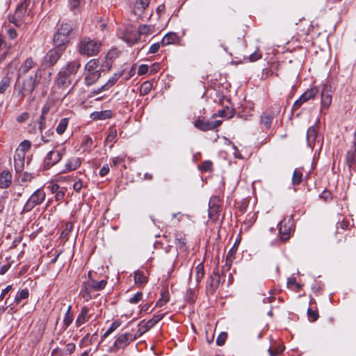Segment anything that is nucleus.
I'll list each match as a JSON object with an SVG mask.
<instances>
[{
    "mask_svg": "<svg viewBox=\"0 0 356 356\" xmlns=\"http://www.w3.org/2000/svg\"><path fill=\"white\" fill-rule=\"evenodd\" d=\"M80 67L81 63L78 60L70 61L63 67L57 76L56 84L58 86L63 89L68 88Z\"/></svg>",
    "mask_w": 356,
    "mask_h": 356,
    "instance_id": "1",
    "label": "nucleus"
},
{
    "mask_svg": "<svg viewBox=\"0 0 356 356\" xmlns=\"http://www.w3.org/2000/svg\"><path fill=\"white\" fill-rule=\"evenodd\" d=\"M42 76V70L38 69L34 75H31L26 79H24L22 83H19L15 87V90L17 91L18 95L21 97H24L27 95H31L34 91L35 88L38 86Z\"/></svg>",
    "mask_w": 356,
    "mask_h": 356,
    "instance_id": "2",
    "label": "nucleus"
},
{
    "mask_svg": "<svg viewBox=\"0 0 356 356\" xmlns=\"http://www.w3.org/2000/svg\"><path fill=\"white\" fill-rule=\"evenodd\" d=\"M102 43L88 37L82 38L77 44L78 52L83 56H94L101 50Z\"/></svg>",
    "mask_w": 356,
    "mask_h": 356,
    "instance_id": "3",
    "label": "nucleus"
},
{
    "mask_svg": "<svg viewBox=\"0 0 356 356\" xmlns=\"http://www.w3.org/2000/svg\"><path fill=\"white\" fill-rule=\"evenodd\" d=\"M45 197V193L42 188L37 189L25 203L22 213H29L35 207L41 204L44 201Z\"/></svg>",
    "mask_w": 356,
    "mask_h": 356,
    "instance_id": "4",
    "label": "nucleus"
},
{
    "mask_svg": "<svg viewBox=\"0 0 356 356\" xmlns=\"http://www.w3.org/2000/svg\"><path fill=\"white\" fill-rule=\"evenodd\" d=\"M134 340L136 337L131 332L120 334L116 337L113 345L110 347L109 352L116 353L120 349H124Z\"/></svg>",
    "mask_w": 356,
    "mask_h": 356,
    "instance_id": "5",
    "label": "nucleus"
},
{
    "mask_svg": "<svg viewBox=\"0 0 356 356\" xmlns=\"http://www.w3.org/2000/svg\"><path fill=\"white\" fill-rule=\"evenodd\" d=\"M65 151V149L64 147H62L60 149H54L50 151L44 158L43 163L44 169H49L53 165L58 163L62 159Z\"/></svg>",
    "mask_w": 356,
    "mask_h": 356,
    "instance_id": "6",
    "label": "nucleus"
},
{
    "mask_svg": "<svg viewBox=\"0 0 356 356\" xmlns=\"http://www.w3.org/2000/svg\"><path fill=\"white\" fill-rule=\"evenodd\" d=\"M194 126L202 131H207L213 130L215 128L219 127L222 124L221 120L210 121L204 119H197L194 122Z\"/></svg>",
    "mask_w": 356,
    "mask_h": 356,
    "instance_id": "7",
    "label": "nucleus"
},
{
    "mask_svg": "<svg viewBox=\"0 0 356 356\" xmlns=\"http://www.w3.org/2000/svg\"><path fill=\"white\" fill-rule=\"evenodd\" d=\"M318 92V89L316 88H312L306 90L300 97L297 99L293 105V110H298L303 103L307 102L311 99H314Z\"/></svg>",
    "mask_w": 356,
    "mask_h": 356,
    "instance_id": "8",
    "label": "nucleus"
},
{
    "mask_svg": "<svg viewBox=\"0 0 356 356\" xmlns=\"http://www.w3.org/2000/svg\"><path fill=\"white\" fill-rule=\"evenodd\" d=\"M65 48H54L50 49L44 57L45 63L50 66L54 65L60 58Z\"/></svg>",
    "mask_w": 356,
    "mask_h": 356,
    "instance_id": "9",
    "label": "nucleus"
},
{
    "mask_svg": "<svg viewBox=\"0 0 356 356\" xmlns=\"http://www.w3.org/2000/svg\"><path fill=\"white\" fill-rule=\"evenodd\" d=\"M220 283V277L218 267L215 268L212 274L207 280V289L211 293H213Z\"/></svg>",
    "mask_w": 356,
    "mask_h": 356,
    "instance_id": "10",
    "label": "nucleus"
},
{
    "mask_svg": "<svg viewBox=\"0 0 356 356\" xmlns=\"http://www.w3.org/2000/svg\"><path fill=\"white\" fill-rule=\"evenodd\" d=\"M321 106L327 108L332 103L331 87L327 84L321 86Z\"/></svg>",
    "mask_w": 356,
    "mask_h": 356,
    "instance_id": "11",
    "label": "nucleus"
},
{
    "mask_svg": "<svg viewBox=\"0 0 356 356\" xmlns=\"http://www.w3.org/2000/svg\"><path fill=\"white\" fill-rule=\"evenodd\" d=\"M91 314H90V309L87 307H83L81 309V312L78 315L76 321L75 325L76 327H80L85 323L89 321L91 318Z\"/></svg>",
    "mask_w": 356,
    "mask_h": 356,
    "instance_id": "12",
    "label": "nucleus"
},
{
    "mask_svg": "<svg viewBox=\"0 0 356 356\" xmlns=\"http://www.w3.org/2000/svg\"><path fill=\"white\" fill-rule=\"evenodd\" d=\"M91 272H88L89 279L87 282H85L87 285L91 289V290L94 291H101L105 288L107 284V281L106 280H102L101 281H96L94 279L91 278Z\"/></svg>",
    "mask_w": 356,
    "mask_h": 356,
    "instance_id": "13",
    "label": "nucleus"
},
{
    "mask_svg": "<svg viewBox=\"0 0 356 356\" xmlns=\"http://www.w3.org/2000/svg\"><path fill=\"white\" fill-rule=\"evenodd\" d=\"M36 63L32 58H26L18 70V76L25 75L31 69L35 66Z\"/></svg>",
    "mask_w": 356,
    "mask_h": 356,
    "instance_id": "14",
    "label": "nucleus"
},
{
    "mask_svg": "<svg viewBox=\"0 0 356 356\" xmlns=\"http://www.w3.org/2000/svg\"><path fill=\"white\" fill-rule=\"evenodd\" d=\"M53 41L56 47L65 48V45L70 41V38L66 37L63 33L57 31L54 35Z\"/></svg>",
    "mask_w": 356,
    "mask_h": 356,
    "instance_id": "15",
    "label": "nucleus"
},
{
    "mask_svg": "<svg viewBox=\"0 0 356 356\" xmlns=\"http://www.w3.org/2000/svg\"><path fill=\"white\" fill-rule=\"evenodd\" d=\"M115 56H117L116 50H111L106 54L102 63V69L103 71H109L111 69L113 64L112 59Z\"/></svg>",
    "mask_w": 356,
    "mask_h": 356,
    "instance_id": "16",
    "label": "nucleus"
},
{
    "mask_svg": "<svg viewBox=\"0 0 356 356\" xmlns=\"http://www.w3.org/2000/svg\"><path fill=\"white\" fill-rule=\"evenodd\" d=\"M31 0H23L16 8L15 17L18 19H22L30 5Z\"/></svg>",
    "mask_w": 356,
    "mask_h": 356,
    "instance_id": "17",
    "label": "nucleus"
},
{
    "mask_svg": "<svg viewBox=\"0 0 356 356\" xmlns=\"http://www.w3.org/2000/svg\"><path fill=\"white\" fill-rule=\"evenodd\" d=\"M176 247L179 249H184L186 245V234L181 231H177L175 234Z\"/></svg>",
    "mask_w": 356,
    "mask_h": 356,
    "instance_id": "18",
    "label": "nucleus"
},
{
    "mask_svg": "<svg viewBox=\"0 0 356 356\" xmlns=\"http://www.w3.org/2000/svg\"><path fill=\"white\" fill-rule=\"evenodd\" d=\"M24 153L16 152L14 156V166L17 172H20L24 168Z\"/></svg>",
    "mask_w": 356,
    "mask_h": 356,
    "instance_id": "19",
    "label": "nucleus"
},
{
    "mask_svg": "<svg viewBox=\"0 0 356 356\" xmlns=\"http://www.w3.org/2000/svg\"><path fill=\"white\" fill-rule=\"evenodd\" d=\"M12 175L8 171H3L0 174V188H6L12 182Z\"/></svg>",
    "mask_w": 356,
    "mask_h": 356,
    "instance_id": "20",
    "label": "nucleus"
},
{
    "mask_svg": "<svg viewBox=\"0 0 356 356\" xmlns=\"http://www.w3.org/2000/svg\"><path fill=\"white\" fill-rule=\"evenodd\" d=\"M216 199L211 200L209 204V216L211 219L216 220L218 219L219 206L215 202Z\"/></svg>",
    "mask_w": 356,
    "mask_h": 356,
    "instance_id": "21",
    "label": "nucleus"
},
{
    "mask_svg": "<svg viewBox=\"0 0 356 356\" xmlns=\"http://www.w3.org/2000/svg\"><path fill=\"white\" fill-rule=\"evenodd\" d=\"M275 115L269 111L264 113L261 116V123L263 124L266 129H270L272 124V121Z\"/></svg>",
    "mask_w": 356,
    "mask_h": 356,
    "instance_id": "22",
    "label": "nucleus"
},
{
    "mask_svg": "<svg viewBox=\"0 0 356 356\" xmlns=\"http://www.w3.org/2000/svg\"><path fill=\"white\" fill-rule=\"evenodd\" d=\"M74 23L72 22H67L63 23L57 29L58 32L64 34L67 38H70V35L74 29Z\"/></svg>",
    "mask_w": 356,
    "mask_h": 356,
    "instance_id": "23",
    "label": "nucleus"
},
{
    "mask_svg": "<svg viewBox=\"0 0 356 356\" xmlns=\"http://www.w3.org/2000/svg\"><path fill=\"white\" fill-rule=\"evenodd\" d=\"M165 316V314H156L152 318L143 324L145 327V331H148L153 327L157 323H159Z\"/></svg>",
    "mask_w": 356,
    "mask_h": 356,
    "instance_id": "24",
    "label": "nucleus"
},
{
    "mask_svg": "<svg viewBox=\"0 0 356 356\" xmlns=\"http://www.w3.org/2000/svg\"><path fill=\"white\" fill-rule=\"evenodd\" d=\"M100 72H87L84 79V83L89 86L95 83L100 77Z\"/></svg>",
    "mask_w": 356,
    "mask_h": 356,
    "instance_id": "25",
    "label": "nucleus"
},
{
    "mask_svg": "<svg viewBox=\"0 0 356 356\" xmlns=\"http://www.w3.org/2000/svg\"><path fill=\"white\" fill-rule=\"evenodd\" d=\"M290 231L291 229L289 227L286 226V225H283L282 222H280L279 234L282 241H286L290 238Z\"/></svg>",
    "mask_w": 356,
    "mask_h": 356,
    "instance_id": "26",
    "label": "nucleus"
},
{
    "mask_svg": "<svg viewBox=\"0 0 356 356\" xmlns=\"http://www.w3.org/2000/svg\"><path fill=\"white\" fill-rule=\"evenodd\" d=\"M81 165V159L79 157H72L65 164L67 171L74 170Z\"/></svg>",
    "mask_w": 356,
    "mask_h": 356,
    "instance_id": "27",
    "label": "nucleus"
},
{
    "mask_svg": "<svg viewBox=\"0 0 356 356\" xmlns=\"http://www.w3.org/2000/svg\"><path fill=\"white\" fill-rule=\"evenodd\" d=\"M134 280L135 282V284L142 285L147 282V277L145 276L144 273L141 270H136L134 272Z\"/></svg>",
    "mask_w": 356,
    "mask_h": 356,
    "instance_id": "28",
    "label": "nucleus"
},
{
    "mask_svg": "<svg viewBox=\"0 0 356 356\" xmlns=\"http://www.w3.org/2000/svg\"><path fill=\"white\" fill-rule=\"evenodd\" d=\"M98 66L99 60L97 59H92L86 63L85 70L87 72H100L99 70H97Z\"/></svg>",
    "mask_w": 356,
    "mask_h": 356,
    "instance_id": "29",
    "label": "nucleus"
},
{
    "mask_svg": "<svg viewBox=\"0 0 356 356\" xmlns=\"http://www.w3.org/2000/svg\"><path fill=\"white\" fill-rule=\"evenodd\" d=\"M177 40V36L175 33H168L164 35L161 40V44L166 46L175 43Z\"/></svg>",
    "mask_w": 356,
    "mask_h": 356,
    "instance_id": "30",
    "label": "nucleus"
},
{
    "mask_svg": "<svg viewBox=\"0 0 356 356\" xmlns=\"http://www.w3.org/2000/svg\"><path fill=\"white\" fill-rule=\"evenodd\" d=\"M111 111L106 110L99 112H94L91 114V118L94 120H106L111 118Z\"/></svg>",
    "mask_w": 356,
    "mask_h": 356,
    "instance_id": "31",
    "label": "nucleus"
},
{
    "mask_svg": "<svg viewBox=\"0 0 356 356\" xmlns=\"http://www.w3.org/2000/svg\"><path fill=\"white\" fill-rule=\"evenodd\" d=\"M91 289L87 285V284L84 282L81 286V289L80 291V296L86 300L89 301L92 297L90 295Z\"/></svg>",
    "mask_w": 356,
    "mask_h": 356,
    "instance_id": "32",
    "label": "nucleus"
},
{
    "mask_svg": "<svg viewBox=\"0 0 356 356\" xmlns=\"http://www.w3.org/2000/svg\"><path fill=\"white\" fill-rule=\"evenodd\" d=\"M122 74L123 71H120L118 72L115 73L104 85V88H107L108 89H109L114 84H115V83L118 81V79L122 76Z\"/></svg>",
    "mask_w": 356,
    "mask_h": 356,
    "instance_id": "33",
    "label": "nucleus"
},
{
    "mask_svg": "<svg viewBox=\"0 0 356 356\" xmlns=\"http://www.w3.org/2000/svg\"><path fill=\"white\" fill-rule=\"evenodd\" d=\"M46 117L43 115H40L39 119L38 120V123L39 124V129L42 134V130L46 128ZM41 138L44 143H49L50 141L49 139L46 138L45 136L43 134L41 135Z\"/></svg>",
    "mask_w": 356,
    "mask_h": 356,
    "instance_id": "34",
    "label": "nucleus"
},
{
    "mask_svg": "<svg viewBox=\"0 0 356 356\" xmlns=\"http://www.w3.org/2000/svg\"><path fill=\"white\" fill-rule=\"evenodd\" d=\"M67 125H68V118H62L60 120V122L56 127V132L60 135L63 134L65 131V130L67 127Z\"/></svg>",
    "mask_w": 356,
    "mask_h": 356,
    "instance_id": "35",
    "label": "nucleus"
},
{
    "mask_svg": "<svg viewBox=\"0 0 356 356\" xmlns=\"http://www.w3.org/2000/svg\"><path fill=\"white\" fill-rule=\"evenodd\" d=\"M161 297L156 303V307H163L169 301V293L167 290L161 291Z\"/></svg>",
    "mask_w": 356,
    "mask_h": 356,
    "instance_id": "36",
    "label": "nucleus"
},
{
    "mask_svg": "<svg viewBox=\"0 0 356 356\" xmlns=\"http://www.w3.org/2000/svg\"><path fill=\"white\" fill-rule=\"evenodd\" d=\"M317 137V134L314 127H309L307 131V140L309 144L314 142Z\"/></svg>",
    "mask_w": 356,
    "mask_h": 356,
    "instance_id": "37",
    "label": "nucleus"
},
{
    "mask_svg": "<svg viewBox=\"0 0 356 356\" xmlns=\"http://www.w3.org/2000/svg\"><path fill=\"white\" fill-rule=\"evenodd\" d=\"M120 322L119 321H115L112 323L108 329L104 332V334L102 336V339L106 338L109 334L113 332L115 330H117L120 326Z\"/></svg>",
    "mask_w": 356,
    "mask_h": 356,
    "instance_id": "38",
    "label": "nucleus"
},
{
    "mask_svg": "<svg viewBox=\"0 0 356 356\" xmlns=\"http://www.w3.org/2000/svg\"><path fill=\"white\" fill-rule=\"evenodd\" d=\"M29 296V290L24 289L18 292L15 298L16 304H19L22 300L28 298Z\"/></svg>",
    "mask_w": 356,
    "mask_h": 356,
    "instance_id": "39",
    "label": "nucleus"
},
{
    "mask_svg": "<svg viewBox=\"0 0 356 356\" xmlns=\"http://www.w3.org/2000/svg\"><path fill=\"white\" fill-rule=\"evenodd\" d=\"M92 145V139L89 136H84L81 144V147L83 148V151H86L90 149Z\"/></svg>",
    "mask_w": 356,
    "mask_h": 356,
    "instance_id": "40",
    "label": "nucleus"
},
{
    "mask_svg": "<svg viewBox=\"0 0 356 356\" xmlns=\"http://www.w3.org/2000/svg\"><path fill=\"white\" fill-rule=\"evenodd\" d=\"M11 79L8 76H6L2 79L0 83V93H3L10 86Z\"/></svg>",
    "mask_w": 356,
    "mask_h": 356,
    "instance_id": "41",
    "label": "nucleus"
},
{
    "mask_svg": "<svg viewBox=\"0 0 356 356\" xmlns=\"http://www.w3.org/2000/svg\"><path fill=\"white\" fill-rule=\"evenodd\" d=\"M302 173L298 170H295L293 173L292 184L294 186L299 185L302 181Z\"/></svg>",
    "mask_w": 356,
    "mask_h": 356,
    "instance_id": "42",
    "label": "nucleus"
},
{
    "mask_svg": "<svg viewBox=\"0 0 356 356\" xmlns=\"http://www.w3.org/2000/svg\"><path fill=\"white\" fill-rule=\"evenodd\" d=\"M196 275L195 279L197 282H200L204 275V266L202 264H199L195 267Z\"/></svg>",
    "mask_w": 356,
    "mask_h": 356,
    "instance_id": "43",
    "label": "nucleus"
},
{
    "mask_svg": "<svg viewBox=\"0 0 356 356\" xmlns=\"http://www.w3.org/2000/svg\"><path fill=\"white\" fill-rule=\"evenodd\" d=\"M69 6L71 11L76 13L79 11L81 0H69Z\"/></svg>",
    "mask_w": 356,
    "mask_h": 356,
    "instance_id": "44",
    "label": "nucleus"
},
{
    "mask_svg": "<svg viewBox=\"0 0 356 356\" xmlns=\"http://www.w3.org/2000/svg\"><path fill=\"white\" fill-rule=\"evenodd\" d=\"M74 319L73 314L65 313L63 318V329L66 330L72 323Z\"/></svg>",
    "mask_w": 356,
    "mask_h": 356,
    "instance_id": "45",
    "label": "nucleus"
},
{
    "mask_svg": "<svg viewBox=\"0 0 356 356\" xmlns=\"http://www.w3.org/2000/svg\"><path fill=\"white\" fill-rule=\"evenodd\" d=\"M117 137V131L115 129H111L107 136L105 142L108 143H113L115 142Z\"/></svg>",
    "mask_w": 356,
    "mask_h": 356,
    "instance_id": "46",
    "label": "nucleus"
},
{
    "mask_svg": "<svg viewBox=\"0 0 356 356\" xmlns=\"http://www.w3.org/2000/svg\"><path fill=\"white\" fill-rule=\"evenodd\" d=\"M262 56V54L260 51H256L254 53L251 54L248 57L245 58V61L248 62H254L259 59H260Z\"/></svg>",
    "mask_w": 356,
    "mask_h": 356,
    "instance_id": "47",
    "label": "nucleus"
},
{
    "mask_svg": "<svg viewBox=\"0 0 356 356\" xmlns=\"http://www.w3.org/2000/svg\"><path fill=\"white\" fill-rule=\"evenodd\" d=\"M307 312L308 318L311 321H316L319 317L317 310H312V309L309 308Z\"/></svg>",
    "mask_w": 356,
    "mask_h": 356,
    "instance_id": "48",
    "label": "nucleus"
},
{
    "mask_svg": "<svg viewBox=\"0 0 356 356\" xmlns=\"http://www.w3.org/2000/svg\"><path fill=\"white\" fill-rule=\"evenodd\" d=\"M72 228L73 225L72 223H66L65 228L60 234V237L63 238H67L68 237L70 232L72 231Z\"/></svg>",
    "mask_w": 356,
    "mask_h": 356,
    "instance_id": "49",
    "label": "nucleus"
},
{
    "mask_svg": "<svg viewBox=\"0 0 356 356\" xmlns=\"http://www.w3.org/2000/svg\"><path fill=\"white\" fill-rule=\"evenodd\" d=\"M227 337V332H220V334L217 337L216 344L219 346L224 345Z\"/></svg>",
    "mask_w": 356,
    "mask_h": 356,
    "instance_id": "50",
    "label": "nucleus"
},
{
    "mask_svg": "<svg viewBox=\"0 0 356 356\" xmlns=\"http://www.w3.org/2000/svg\"><path fill=\"white\" fill-rule=\"evenodd\" d=\"M234 256L235 250H234V248H232L231 250H229L226 257V265L229 266L228 269L231 266L232 259L234 258Z\"/></svg>",
    "mask_w": 356,
    "mask_h": 356,
    "instance_id": "51",
    "label": "nucleus"
},
{
    "mask_svg": "<svg viewBox=\"0 0 356 356\" xmlns=\"http://www.w3.org/2000/svg\"><path fill=\"white\" fill-rule=\"evenodd\" d=\"M213 163L211 161H205L202 163L200 169L202 171L208 172L212 170Z\"/></svg>",
    "mask_w": 356,
    "mask_h": 356,
    "instance_id": "52",
    "label": "nucleus"
},
{
    "mask_svg": "<svg viewBox=\"0 0 356 356\" xmlns=\"http://www.w3.org/2000/svg\"><path fill=\"white\" fill-rule=\"evenodd\" d=\"M149 0H136V7L138 9H145L148 6Z\"/></svg>",
    "mask_w": 356,
    "mask_h": 356,
    "instance_id": "53",
    "label": "nucleus"
},
{
    "mask_svg": "<svg viewBox=\"0 0 356 356\" xmlns=\"http://www.w3.org/2000/svg\"><path fill=\"white\" fill-rule=\"evenodd\" d=\"M284 348L282 346H278L275 350L268 349V352L271 356H278L281 354Z\"/></svg>",
    "mask_w": 356,
    "mask_h": 356,
    "instance_id": "54",
    "label": "nucleus"
},
{
    "mask_svg": "<svg viewBox=\"0 0 356 356\" xmlns=\"http://www.w3.org/2000/svg\"><path fill=\"white\" fill-rule=\"evenodd\" d=\"M143 298V293L138 292L133 297L129 299V302L131 304L138 303Z\"/></svg>",
    "mask_w": 356,
    "mask_h": 356,
    "instance_id": "55",
    "label": "nucleus"
},
{
    "mask_svg": "<svg viewBox=\"0 0 356 356\" xmlns=\"http://www.w3.org/2000/svg\"><path fill=\"white\" fill-rule=\"evenodd\" d=\"M152 89V85L149 82H144L141 85L140 90L142 92H143L145 95L147 94Z\"/></svg>",
    "mask_w": 356,
    "mask_h": 356,
    "instance_id": "56",
    "label": "nucleus"
},
{
    "mask_svg": "<svg viewBox=\"0 0 356 356\" xmlns=\"http://www.w3.org/2000/svg\"><path fill=\"white\" fill-rule=\"evenodd\" d=\"M346 161L350 167L352 164L355 163V153L352 152H348L346 155Z\"/></svg>",
    "mask_w": 356,
    "mask_h": 356,
    "instance_id": "57",
    "label": "nucleus"
},
{
    "mask_svg": "<svg viewBox=\"0 0 356 356\" xmlns=\"http://www.w3.org/2000/svg\"><path fill=\"white\" fill-rule=\"evenodd\" d=\"M31 144L30 141L24 140L23 142L21 143L19 146L21 147V150L22 151V152L24 153V152L27 151L31 148Z\"/></svg>",
    "mask_w": 356,
    "mask_h": 356,
    "instance_id": "58",
    "label": "nucleus"
},
{
    "mask_svg": "<svg viewBox=\"0 0 356 356\" xmlns=\"http://www.w3.org/2000/svg\"><path fill=\"white\" fill-rule=\"evenodd\" d=\"M29 115L26 112H24L17 118V121L19 123H22L29 119Z\"/></svg>",
    "mask_w": 356,
    "mask_h": 356,
    "instance_id": "59",
    "label": "nucleus"
},
{
    "mask_svg": "<svg viewBox=\"0 0 356 356\" xmlns=\"http://www.w3.org/2000/svg\"><path fill=\"white\" fill-rule=\"evenodd\" d=\"M160 48V44L159 42L152 44L149 49L148 52L150 54H155L156 53Z\"/></svg>",
    "mask_w": 356,
    "mask_h": 356,
    "instance_id": "60",
    "label": "nucleus"
},
{
    "mask_svg": "<svg viewBox=\"0 0 356 356\" xmlns=\"http://www.w3.org/2000/svg\"><path fill=\"white\" fill-rule=\"evenodd\" d=\"M148 66L147 65H141L139 66L138 70V74L143 75L146 74L148 72Z\"/></svg>",
    "mask_w": 356,
    "mask_h": 356,
    "instance_id": "61",
    "label": "nucleus"
},
{
    "mask_svg": "<svg viewBox=\"0 0 356 356\" xmlns=\"http://www.w3.org/2000/svg\"><path fill=\"white\" fill-rule=\"evenodd\" d=\"M319 197L325 200H330L331 197V193L327 191H323L322 193L319 195Z\"/></svg>",
    "mask_w": 356,
    "mask_h": 356,
    "instance_id": "62",
    "label": "nucleus"
},
{
    "mask_svg": "<svg viewBox=\"0 0 356 356\" xmlns=\"http://www.w3.org/2000/svg\"><path fill=\"white\" fill-rule=\"evenodd\" d=\"M109 172V167L108 165H104L99 170V175L101 177H104Z\"/></svg>",
    "mask_w": 356,
    "mask_h": 356,
    "instance_id": "63",
    "label": "nucleus"
},
{
    "mask_svg": "<svg viewBox=\"0 0 356 356\" xmlns=\"http://www.w3.org/2000/svg\"><path fill=\"white\" fill-rule=\"evenodd\" d=\"M63 352L59 348H55L52 350L51 356H63Z\"/></svg>",
    "mask_w": 356,
    "mask_h": 356,
    "instance_id": "64",
    "label": "nucleus"
}]
</instances>
